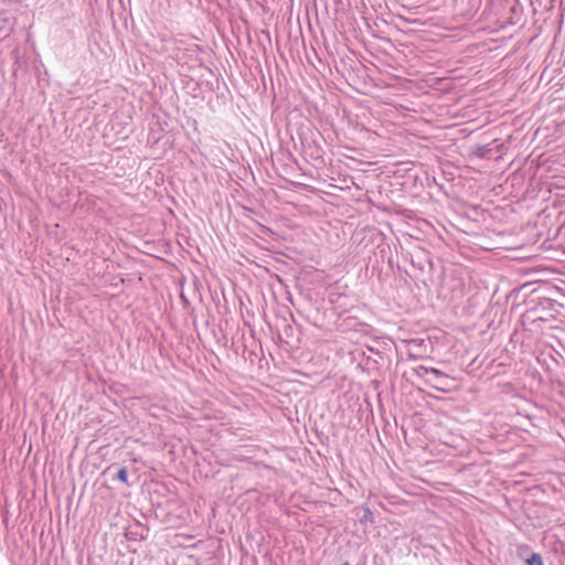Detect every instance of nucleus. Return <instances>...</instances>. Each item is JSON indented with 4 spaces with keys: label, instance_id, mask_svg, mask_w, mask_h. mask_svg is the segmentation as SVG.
<instances>
[{
    "label": "nucleus",
    "instance_id": "nucleus-6",
    "mask_svg": "<svg viewBox=\"0 0 565 565\" xmlns=\"http://www.w3.org/2000/svg\"><path fill=\"white\" fill-rule=\"evenodd\" d=\"M342 565H350V563H349V562H345V563H343Z\"/></svg>",
    "mask_w": 565,
    "mask_h": 565
},
{
    "label": "nucleus",
    "instance_id": "nucleus-5",
    "mask_svg": "<svg viewBox=\"0 0 565 565\" xmlns=\"http://www.w3.org/2000/svg\"><path fill=\"white\" fill-rule=\"evenodd\" d=\"M117 478L121 482L128 483V471L127 468L121 467L117 472Z\"/></svg>",
    "mask_w": 565,
    "mask_h": 565
},
{
    "label": "nucleus",
    "instance_id": "nucleus-4",
    "mask_svg": "<svg viewBox=\"0 0 565 565\" xmlns=\"http://www.w3.org/2000/svg\"><path fill=\"white\" fill-rule=\"evenodd\" d=\"M490 151L491 149L489 148V146H480L477 148L475 153L480 158H486Z\"/></svg>",
    "mask_w": 565,
    "mask_h": 565
},
{
    "label": "nucleus",
    "instance_id": "nucleus-2",
    "mask_svg": "<svg viewBox=\"0 0 565 565\" xmlns=\"http://www.w3.org/2000/svg\"><path fill=\"white\" fill-rule=\"evenodd\" d=\"M11 32V26L6 19H0V40L7 38Z\"/></svg>",
    "mask_w": 565,
    "mask_h": 565
},
{
    "label": "nucleus",
    "instance_id": "nucleus-3",
    "mask_svg": "<svg viewBox=\"0 0 565 565\" xmlns=\"http://www.w3.org/2000/svg\"><path fill=\"white\" fill-rule=\"evenodd\" d=\"M527 565H544L542 556L539 553H532L526 559Z\"/></svg>",
    "mask_w": 565,
    "mask_h": 565
},
{
    "label": "nucleus",
    "instance_id": "nucleus-1",
    "mask_svg": "<svg viewBox=\"0 0 565 565\" xmlns=\"http://www.w3.org/2000/svg\"><path fill=\"white\" fill-rule=\"evenodd\" d=\"M418 374L420 376L433 375L437 380L447 379V375L443 371L435 367L419 366Z\"/></svg>",
    "mask_w": 565,
    "mask_h": 565
}]
</instances>
